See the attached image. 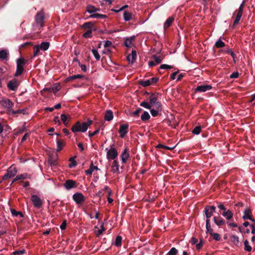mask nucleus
<instances>
[{"label":"nucleus","instance_id":"obj_1","mask_svg":"<svg viewBox=\"0 0 255 255\" xmlns=\"http://www.w3.org/2000/svg\"><path fill=\"white\" fill-rule=\"evenodd\" d=\"M26 61L23 58H19L16 60V69L14 75L15 77L20 75L24 71L23 66L26 64Z\"/></svg>","mask_w":255,"mask_h":255},{"label":"nucleus","instance_id":"obj_2","mask_svg":"<svg viewBox=\"0 0 255 255\" xmlns=\"http://www.w3.org/2000/svg\"><path fill=\"white\" fill-rule=\"evenodd\" d=\"M86 128V125H84L83 123H81L80 121H77L72 127L71 130L74 133L78 132H85L87 131Z\"/></svg>","mask_w":255,"mask_h":255},{"label":"nucleus","instance_id":"obj_3","mask_svg":"<svg viewBox=\"0 0 255 255\" xmlns=\"http://www.w3.org/2000/svg\"><path fill=\"white\" fill-rule=\"evenodd\" d=\"M45 19L44 13L43 9L38 12L35 16V22L36 25L43 27L44 25V20Z\"/></svg>","mask_w":255,"mask_h":255},{"label":"nucleus","instance_id":"obj_4","mask_svg":"<svg viewBox=\"0 0 255 255\" xmlns=\"http://www.w3.org/2000/svg\"><path fill=\"white\" fill-rule=\"evenodd\" d=\"M0 105L2 107L7 108V113L10 115V110H12V107L13 103L8 99L3 98L0 100Z\"/></svg>","mask_w":255,"mask_h":255},{"label":"nucleus","instance_id":"obj_5","mask_svg":"<svg viewBox=\"0 0 255 255\" xmlns=\"http://www.w3.org/2000/svg\"><path fill=\"white\" fill-rule=\"evenodd\" d=\"M245 4V1H243L242 3L240 5L239 9L236 10V11L234 13V14H235V12H237V15L235 20L234 21L233 26H235L239 23L243 14V11Z\"/></svg>","mask_w":255,"mask_h":255},{"label":"nucleus","instance_id":"obj_6","mask_svg":"<svg viewBox=\"0 0 255 255\" xmlns=\"http://www.w3.org/2000/svg\"><path fill=\"white\" fill-rule=\"evenodd\" d=\"M20 84V81L16 78H13L7 84L8 89L11 91H15Z\"/></svg>","mask_w":255,"mask_h":255},{"label":"nucleus","instance_id":"obj_7","mask_svg":"<svg viewBox=\"0 0 255 255\" xmlns=\"http://www.w3.org/2000/svg\"><path fill=\"white\" fill-rule=\"evenodd\" d=\"M17 172V169L15 167L11 166L10 167L7 171L6 173H5L3 177V180H6L8 178H10L14 176V175L16 174Z\"/></svg>","mask_w":255,"mask_h":255},{"label":"nucleus","instance_id":"obj_8","mask_svg":"<svg viewBox=\"0 0 255 255\" xmlns=\"http://www.w3.org/2000/svg\"><path fill=\"white\" fill-rule=\"evenodd\" d=\"M31 200L33 206L37 208H40L43 205L42 201L36 195H32L31 197Z\"/></svg>","mask_w":255,"mask_h":255},{"label":"nucleus","instance_id":"obj_9","mask_svg":"<svg viewBox=\"0 0 255 255\" xmlns=\"http://www.w3.org/2000/svg\"><path fill=\"white\" fill-rule=\"evenodd\" d=\"M114 144L111 146V148L107 152V157L108 159H114L117 158L118 155V153L117 150L113 147Z\"/></svg>","mask_w":255,"mask_h":255},{"label":"nucleus","instance_id":"obj_10","mask_svg":"<svg viewBox=\"0 0 255 255\" xmlns=\"http://www.w3.org/2000/svg\"><path fill=\"white\" fill-rule=\"evenodd\" d=\"M206 233H209L212 237H213L215 240L217 241L221 240L220 235L218 233H215L213 232V230L212 229L211 225L208 226L207 224V227H206Z\"/></svg>","mask_w":255,"mask_h":255},{"label":"nucleus","instance_id":"obj_11","mask_svg":"<svg viewBox=\"0 0 255 255\" xmlns=\"http://www.w3.org/2000/svg\"><path fill=\"white\" fill-rule=\"evenodd\" d=\"M203 213L204 215L206 217V227H207V224L208 226H210L211 223L210 218L212 216L214 213L209 210L206 206L205 207Z\"/></svg>","mask_w":255,"mask_h":255},{"label":"nucleus","instance_id":"obj_12","mask_svg":"<svg viewBox=\"0 0 255 255\" xmlns=\"http://www.w3.org/2000/svg\"><path fill=\"white\" fill-rule=\"evenodd\" d=\"M213 220L215 224L219 227L225 225L226 223L225 220L221 217L219 214L217 216H214Z\"/></svg>","mask_w":255,"mask_h":255},{"label":"nucleus","instance_id":"obj_13","mask_svg":"<svg viewBox=\"0 0 255 255\" xmlns=\"http://www.w3.org/2000/svg\"><path fill=\"white\" fill-rule=\"evenodd\" d=\"M128 131V124L121 125L119 132L120 134V137L124 138Z\"/></svg>","mask_w":255,"mask_h":255},{"label":"nucleus","instance_id":"obj_14","mask_svg":"<svg viewBox=\"0 0 255 255\" xmlns=\"http://www.w3.org/2000/svg\"><path fill=\"white\" fill-rule=\"evenodd\" d=\"M73 199L78 204H81L85 200V197L81 193H76L73 195Z\"/></svg>","mask_w":255,"mask_h":255},{"label":"nucleus","instance_id":"obj_15","mask_svg":"<svg viewBox=\"0 0 255 255\" xmlns=\"http://www.w3.org/2000/svg\"><path fill=\"white\" fill-rule=\"evenodd\" d=\"M212 87L210 85H201L198 86L195 89V92H205L212 89Z\"/></svg>","mask_w":255,"mask_h":255},{"label":"nucleus","instance_id":"obj_16","mask_svg":"<svg viewBox=\"0 0 255 255\" xmlns=\"http://www.w3.org/2000/svg\"><path fill=\"white\" fill-rule=\"evenodd\" d=\"M64 186L67 190H70L76 187V182L73 180H67L64 184Z\"/></svg>","mask_w":255,"mask_h":255},{"label":"nucleus","instance_id":"obj_17","mask_svg":"<svg viewBox=\"0 0 255 255\" xmlns=\"http://www.w3.org/2000/svg\"><path fill=\"white\" fill-rule=\"evenodd\" d=\"M221 214L228 220H232L233 218V213L228 209L226 212H221Z\"/></svg>","mask_w":255,"mask_h":255},{"label":"nucleus","instance_id":"obj_18","mask_svg":"<svg viewBox=\"0 0 255 255\" xmlns=\"http://www.w3.org/2000/svg\"><path fill=\"white\" fill-rule=\"evenodd\" d=\"M158 96L156 93H151L148 97L149 104L151 105V107L153 106L157 101Z\"/></svg>","mask_w":255,"mask_h":255},{"label":"nucleus","instance_id":"obj_19","mask_svg":"<svg viewBox=\"0 0 255 255\" xmlns=\"http://www.w3.org/2000/svg\"><path fill=\"white\" fill-rule=\"evenodd\" d=\"M127 60L131 63L135 62L136 58V52L135 50H132L131 54H128L127 57Z\"/></svg>","mask_w":255,"mask_h":255},{"label":"nucleus","instance_id":"obj_20","mask_svg":"<svg viewBox=\"0 0 255 255\" xmlns=\"http://www.w3.org/2000/svg\"><path fill=\"white\" fill-rule=\"evenodd\" d=\"M128 149L126 148L123 151L121 155V159L122 162L124 163H126L127 162V159L128 158L129 155L128 153Z\"/></svg>","mask_w":255,"mask_h":255},{"label":"nucleus","instance_id":"obj_21","mask_svg":"<svg viewBox=\"0 0 255 255\" xmlns=\"http://www.w3.org/2000/svg\"><path fill=\"white\" fill-rule=\"evenodd\" d=\"M252 216V213L251 210L247 208L245 209L244 212V215L243 216V219L244 220H248L251 219V217Z\"/></svg>","mask_w":255,"mask_h":255},{"label":"nucleus","instance_id":"obj_22","mask_svg":"<svg viewBox=\"0 0 255 255\" xmlns=\"http://www.w3.org/2000/svg\"><path fill=\"white\" fill-rule=\"evenodd\" d=\"M174 20V16H170L169 17L165 22L164 23V30H166V29L168 28L172 24Z\"/></svg>","mask_w":255,"mask_h":255},{"label":"nucleus","instance_id":"obj_23","mask_svg":"<svg viewBox=\"0 0 255 255\" xmlns=\"http://www.w3.org/2000/svg\"><path fill=\"white\" fill-rule=\"evenodd\" d=\"M114 118L113 113L111 110L106 111L105 115V120L107 121H110Z\"/></svg>","mask_w":255,"mask_h":255},{"label":"nucleus","instance_id":"obj_24","mask_svg":"<svg viewBox=\"0 0 255 255\" xmlns=\"http://www.w3.org/2000/svg\"><path fill=\"white\" fill-rule=\"evenodd\" d=\"M112 171L113 173H119V162L117 160H114V161L113 162L112 165Z\"/></svg>","mask_w":255,"mask_h":255},{"label":"nucleus","instance_id":"obj_25","mask_svg":"<svg viewBox=\"0 0 255 255\" xmlns=\"http://www.w3.org/2000/svg\"><path fill=\"white\" fill-rule=\"evenodd\" d=\"M134 39V36L126 38L124 42L125 45L128 47H131L132 46V41Z\"/></svg>","mask_w":255,"mask_h":255},{"label":"nucleus","instance_id":"obj_26","mask_svg":"<svg viewBox=\"0 0 255 255\" xmlns=\"http://www.w3.org/2000/svg\"><path fill=\"white\" fill-rule=\"evenodd\" d=\"M56 144H57V149L56 150L57 151H60L63 148V146L65 144V142L63 140H60L57 138L56 140Z\"/></svg>","mask_w":255,"mask_h":255},{"label":"nucleus","instance_id":"obj_27","mask_svg":"<svg viewBox=\"0 0 255 255\" xmlns=\"http://www.w3.org/2000/svg\"><path fill=\"white\" fill-rule=\"evenodd\" d=\"M99 168L97 166H94L93 165V161L91 162V164L90 166V168L89 169L87 170L85 172L87 175H92L93 172L94 170H98Z\"/></svg>","mask_w":255,"mask_h":255},{"label":"nucleus","instance_id":"obj_28","mask_svg":"<svg viewBox=\"0 0 255 255\" xmlns=\"http://www.w3.org/2000/svg\"><path fill=\"white\" fill-rule=\"evenodd\" d=\"M60 117H61V121L63 123L64 125L65 126L68 127L69 123H68V121H67V120H68V119H69V121L71 119V118L70 117V116H69V118H68V117H67V116L65 114H61Z\"/></svg>","mask_w":255,"mask_h":255},{"label":"nucleus","instance_id":"obj_29","mask_svg":"<svg viewBox=\"0 0 255 255\" xmlns=\"http://www.w3.org/2000/svg\"><path fill=\"white\" fill-rule=\"evenodd\" d=\"M107 17V16L106 15L99 13H93L89 16V17L90 18H94L96 19H104Z\"/></svg>","mask_w":255,"mask_h":255},{"label":"nucleus","instance_id":"obj_30","mask_svg":"<svg viewBox=\"0 0 255 255\" xmlns=\"http://www.w3.org/2000/svg\"><path fill=\"white\" fill-rule=\"evenodd\" d=\"M87 11L90 13H92L93 12H96L97 11L99 10V8L95 7L94 6L92 5H88L86 7Z\"/></svg>","mask_w":255,"mask_h":255},{"label":"nucleus","instance_id":"obj_31","mask_svg":"<svg viewBox=\"0 0 255 255\" xmlns=\"http://www.w3.org/2000/svg\"><path fill=\"white\" fill-rule=\"evenodd\" d=\"M10 210L12 215L13 217H18V216H19L21 218L23 217V214H22V212L17 211L15 209L12 208H10Z\"/></svg>","mask_w":255,"mask_h":255},{"label":"nucleus","instance_id":"obj_32","mask_svg":"<svg viewBox=\"0 0 255 255\" xmlns=\"http://www.w3.org/2000/svg\"><path fill=\"white\" fill-rule=\"evenodd\" d=\"M239 237L236 235H232L231 237V242L236 246L239 247Z\"/></svg>","mask_w":255,"mask_h":255},{"label":"nucleus","instance_id":"obj_33","mask_svg":"<svg viewBox=\"0 0 255 255\" xmlns=\"http://www.w3.org/2000/svg\"><path fill=\"white\" fill-rule=\"evenodd\" d=\"M150 118V116L149 113L146 111H144L142 115L141 116V120L143 122H145V121L148 120Z\"/></svg>","mask_w":255,"mask_h":255},{"label":"nucleus","instance_id":"obj_34","mask_svg":"<svg viewBox=\"0 0 255 255\" xmlns=\"http://www.w3.org/2000/svg\"><path fill=\"white\" fill-rule=\"evenodd\" d=\"M49 47V43L48 42L43 41L41 43L39 48L43 51H46L48 49Z\"/></svg>","mask_w":255,"mask_h":255},{"label":"nucleus","instance_id":"obj_35","mask_svg":"<svg viewBox=\"0 0 255 255\" xmlns=\"http://www.w3.org/2000/svg\"><path fill=\"white\" fill-rule=\"evenodd\" d=\"M83 77L84 76L82 75H80V74L75 75H72V76L67 77L66 80L68 81H72V80H74L76 79H81V78H83Z\"/></svg>","mask_w":255,"mask_h":255},{"label":"nucleus","instance_id":"obj_36","mask_svg":"<svg viewBox=\"0 0 255 255\" xmlns=\"http://www.w3.org/2000/svg\"><path fill=\"white\" fill-rule=\"evenodd\" d=\"M124 19L126 21H129L131 19V14L130 12L125 11L123 14Z\"/></svg>","mask_w":255,"mask_h":255},{"label":"nucleus","instance_id":"obj_37","mask_svg":"<svg viewBox=\"0 0 255 255\" xmlns=\"http://www.w3.org/2000/svg\"><path fill=\"white\" fill-rule=\"evenodd\" d=\"M57 157V155H56L55 157H50L48 159V162L50 164L51 166H56L57 164V162L56 160V157Z\"/></svg>","mask_w":255,"mask_h":255},{"label":"nucleus","instance_id":"obj_38","mask_svg":"<svg viewBox=\"0 0 255 255\" xmlns=\"http://www.w3.org/2000/svg\"><path fill=\"white\" fill-rule=\"evenodd\" d=\"M8 53L5 50H2L0 51V59H6L8 57Z\"/></svg>","mask_w":255,"mask_h":255},{"label":"nucleus","instance_id":"obj_39","mask_svg":"<svg viewBox=\"0 0 255 255\" xmlns=\"http://www.w3.org/2000/svg\"><path fill=\"white\" fill-rule=\"evenodd\" d=\"M122 237L120 236H118L116 237L115 242V245L116 247H121L122 245Z\"/></svg>","mask_w":255,"mask_h":255},{"label":"nucleus","instance_id":"obj_40","mask_svg":"<svg viewBox=\"0 0 255 255\" xmlns=\"http://www.w3.org/2000/svg\"><path fill=\"white\" fill-rule=\"evenodd\" d=\"M152 57L154 60V62L156 64L160 63L162 60L163 59V57L159 56H157L156 55H152Z\"/></svg>","mask_w":255,"mask_h":255},{"label":"nucleus","instance_id":"obj_41","mask_svg":"<svg viewBox=\"0 0 255 255\" xmlns=\"http://www.w3.org/2000/svg\"><path fill=\"white\" fill-rule=\"evenodd\" d=\"M76 157V156H75L71 157L69 158V161L71 162V163L69 165V166L70 168H73L76 166L77 162L75 160V158Z\"/></svg>","mask_w":255,"mask_h":255},{"label":"nucleus","instance_id":"obj_42","mask_svg":"<svg viewBox=\"0 0 255 255\" xmlns=\"http://www.w3.org/2000/svg\"><path fill=\"white\" fill-rule=\"evenodd\" d=\"M245 248L244 250L247 252H251L252 250V248L249 245V241L246 240L244 241Z\"/></svg>","mask_w":255,"mask_h":255},{"label":"nucleus","instance_id":"obj_43","mask_svg":"<svg viewBox=\"0 0 255 255\" xmlns=\"http://www.w3.org/2000/svg\"><path fill=\"white\" fill-rule=\"evenodd\" d=\"M217 207L220 209V212L222 211L223 212H226L228 210L227 208L224 206V204L221 202H217Z\"/></svg>","mask_w":255,"mask_h":255},{"label":"nucleus","instance_id":"obj_44","mask_svg":"<svg viewBox=\"0 0 255 255\" xmlns=\"http://www.w3.org/2000/svg\"><path fill=\"white\" fill-rule=\"evenodd\" d=\"M215 46L218 48H222L225 46V43L221 40L220 39H218L215 43Z\"/></svg>","mask_w":255,"mask_h":255},{"label":"nucleus","instance_id":"obj_45","mask_svg":"<svg viewBox=\"0 0 255 255\" xmlns=\"http://www.w3.org/2000/svg\"><path fill=\"white\" fill-rule=\"evenodd\" d=\"M140 85L142 86L145 87L151 85L150 80H146L145 81L142 80L139 82Z\"/></svg>","mask_w":255,"mask_h":255},{"label":"nucleus","instance_id":"obj_46","mask_svg":"<svg viewBox=\"0 0 255 255\" xmlns=\"http://www.w3.org/2000/svg\"><path fill=\"white\" fill-rule=\"evenodd\" d=\"M177 250L175 248L173 247L170 250L166 255H177Z\"/></svg>","mask_w":255,"mask_h":255},{"label":"nucleus","instance_id":"obj_47","mask_svg":"<svg viewBox=\"0 0 255 255\" xmlns=\"http://www.w3.org/2000/svg\"><path fill=\"white\" fill-rule=\"evenodd\" d=\"M201 131V127L200 126H196L192 130V133L194 134H199Z\"/></svg>","mask_w":255,"mask_h":255},{"label":"nucleus","instance_id":"obj_48","mask_svg":"<svg viewBox=\"0 0 255 255\" xmlns=\"http://www.w3.org/2000/svg\"><path fill=\"white\" fill-rule=\"evenodd\" d=\"M10 114H12V115H15V114H25V112L26 111V110L25 109H21V110H17V111H14L13 110H10Z\"/></svg>","mask_w":255,"mask_h":255},{"label":"nucleus","instance_id":"obj_49","mask_svg":"<svg viewBox=\"0 0 255 255\" xmlns=\"http://www.w3.org/2000/svg\"><path fill=\"white\" fill-rule=\"evenodd\" d=\"M94 26V24L92 22H87L84 23L82 27L84 28H92L93 26Z\"/></svg>","mask_w":255,"mask_h":255},{"label":"nucleus","instance_id":"obj_50","mask_svg":"<svg viewBox=\"0 0 255 255\" xmlns=\"http://www.w3.org/2000/svg\"><path fill=\"white\" fill-rule=\"evenodd\" d=\"M140 106L147 109L151 108V105L146 101H143L140 104Z\"/></svg>","mask_w":255,"mask_h":255},{"label":"nucleus","instance_id":"obj_51","mask_svg":"<svg viewBox=\"0 0 255 255\" xmlns=\"http://www.w3.org/2000/svg\"><path fill=\"white\" fill-rule=\"evenodd\" d=\"M92 52L93 54L94 55L95 59L97 60H99L101 57H100V55L99 54L98 51L95 49H93L92 50Z\"/></svg>","mask_w":255,"mask_h":255},{"label":"nucleus","instance_id":"obj_52","mask_svg":"<svg viewBox=\"0 0 255 255\" xmlns=\"http://www.w3.org/2000/svg\"><path fill=\"white\" fill-rule=\"evenodd\" d=\"M83 37H84L85 38L91 37L92 36V30L91 29L88 30L87 31L85 32L83 34Z\"/></svg>","mask_w":255,"mask_h":255},{"label":"nucleus","instance_id":"obj_53","mask_svg":"<svg viewBox=\"0 0 255 255\" xmlns=\"http://www.w3.org/2000/svg\"><path fill=\"white\" fill-rule=\"evenodd\" d=\"M105 231V229L104 226V224H103L101 226V229L98 230L97 232L96 233V235L97 237H99L101 235L103 234V232Z\"/></svg>","mask_w":255,"mask_h":255},{"label":"nucleus","instance_id":"obj_54","mask_svg":"<svg viewBox=\"0 0 255 255\" xmlns=\"http://www.w3.org/2000/svg\"><path fill=\"white\" fill-rule=\"evenodd\" d=\"M224 51L226 52L227 54H230L231 55V56L233 57L234 62H235V54L232 50V49L230 48H227L226 50H225Z\"/></svg>","mask_w":255,"mask_h":255},{"label":"nucleus","instance_id":"obj_55","mask_svg":"<svg viewBox=\"0 0 255 255\" xmlns=\"http://www.w3.org/2000/svg\"><path fill=\"white\" fill-rule=\"evenodd\" d=\"M156 110L159 111L162 110V105L160 102L157 101L155 104L153 105Z\"/></svg>","mask_w":255,"mask_h":255},{"label":"nucleus","instance_id":"obj_56","mask_svg":"<svg viewBox=\"0 0 255 255\" xmlns=\"http://www.w3.org/2000/svg\"><path fill=\"white\" fill-rule=\"evenodd\" d=\"M34 48V52H33V56H36L38 55L39 52L40 51V48L39 46L38 45H35L33 47Z\"/></svg>","mask_w":255,"mask_h":255},{"label":"nucleus","instance_id":"obj_57","mask_svg":"<svg viewBox=\"0 0 255 255\" xmlns=\"http://www.w3.org/2000/svg\"><path fill=\"white\" fill-rule=\"evenodd\" d=\"M25 253V250L23 249L22 250L16 251L13 252L11 255H22Z\"/></svg>","mask_w":255,"mask_h":255},{"label":"nucleus","instance_id":"obj_58","mask_svg":"<svg viewBox=\"0 0 255 255\" xmlns=\"http://www.w3.org/2000/svg\"><path fill=\"white\" fill-rule=\"evenodd\" d=\"M159 111L158 110H154V109H150V113L152 115V116H153V117H157L159 115Z\"/></svg>","mask_w":255,"mask_h":255},{"label":"nucleus","instance_id":"obj_59","mask_svg":"<svg viewBox=\"0 0 255 255\" xmlns=\"http://www.w3.org/2000/svg\"><path fill=\"white\" fill-rule=\"evenodd\" d=\"M28 174L27 173L25 174H22L20 175H17V179H24L28 178Z\"/></svg>","mask_w":255,"mask_h":255},{"label":"nucleus","instance_id":"obj_60","mask_svg":"<svg viewBox=\"0 0 255 255\" xmlns=\"http://www.w3.org/2000/svg\"><path fill=\"white\" fill-rule=\"evenodd\" d=\"M173 68L172 66L167 64H162L160 66V68L162 69H170Z\"/></svg>","mask_w":255,"mask_h":255},{"label":"nucleus","instance_id":"obj_61","mask_svg":"<svg viewBox=\"0 0 255 255\" xmlns=\"http://www.w3.org/2000/svg\"><path fill=\"white\" fill-rule=\"evenodd\" d=\"M84 125H86V130L88 129V128L93 124V121L91 120H88L87 122L83 123Z\"/></svg>","mask_w":255,"mask_h":255},{"label":"nucleus","instance_id":"obj_62","mask_svg":"<svg viewBox=\"0 0 255 255\" xmlns=\"http://www.w3.org/2000/svg\"><path fill=\"white\" fill-rule=\"evenodd\" d=\"M99 131H100V129H99V128H98L92 132L91 131H89V136L91 137L94 135H96L99 132Z\"/></svg>","mask_w":255,"mask_h":255},{"label":"nucleus","instance_id":"obj_63","mask_svg":"<svg viewBox=\"0 0 255 255\" xmlns=\"http://www.w3.org/2000/svg\"><path fill=\"white\" fill-rule=\"evenodd\" d=\"M203 245V241L202 240H200V243L198 244L197 243L196 245V247L197 250H200L201 249V248L202 247Z\"/></svg>","mask_w":255,"mask_h":255},{"label":"nucleus","instance_id":"obj_64","mask_svg":"<svg viewBox=\"0 0 255 255\" xmlns=\"http://www.w3.org/2000/svg\"><path fill=\"white\" fill-rule=\"evenodd\" d=\"M239 74L238 72H233L230 76V78L235 79L238 78Z\"/></svg>","mask_w":255,"mask_h":255}]
</instances>
